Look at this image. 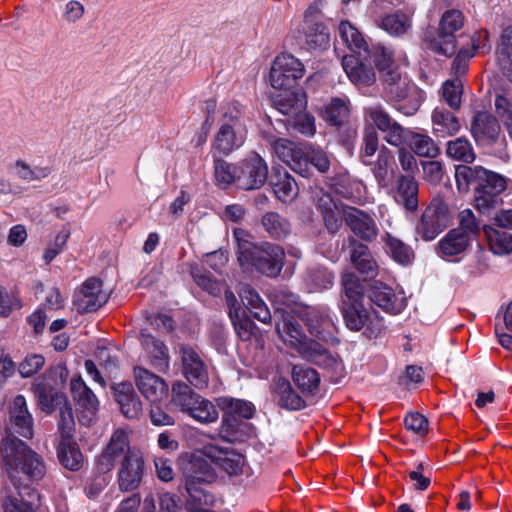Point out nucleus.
Returning a JSON list of instances; mask_svg holds the SVG:
<instances>
[{"label":"nucleus","instance_id":"nucleus-1","mask_svg":"<svg viewBox=\"0 0 512 512\" xmlns=\"http://www.w3.org/2000/svg\"><path fill=\"white\" fill-rule=\"evenodd\" d=\"M312 201L321 213L328 232L337 233L344 219L353 234L361 240L372 242L377 238L379 230L375 220L369 214L354 207L344 208L328 192L319 187L312 190Z\"/></svg>","mask_w":512,"mask_h":512},{"label":"nucleus","instance_id":"nucleus-2","mask_svg":"<svg viewBox=\"0 0 512 512\" xmlns=\"http://www.w3.org/2000/svg\"><path fill=\"white\" fill-rule=\"evenodd\" d=\"M366 115L383 134V139L391 146H406L415 155L424 158H436L440 149L427 134L418 133L400 125L380 104L364 109Z\"/></svg>","mask_w":512,"mask_h":512},{"label":"nucleus","instance_id":"nucleus-3","mask_svg":"<svg viewBox=\"0 0 512 512\" xmlns=\"http://www.w3.org/2000/svg\"><path fill=\"white\" fill-rule=\"evenodd\" d=\"M455 179L460 191H468L474 185V202L476 209L482 214H489L501 202L499 195L507 188V179L482 166L458 165Z\"/></svg>","mask_w":512,"mask_h":512},{"label":"nucleus","instance_id":"nucleus-4","mask_svg":"<svg viewBox=\"0 0 512 512\" xmlns=\"http://www.w3.org/2000/svg\"><path fill=\"white\" fill-rule=\"evenodd\" d=\"M234 238L237 243V260L244 269L255 268L259 273L267 277H277L284 265L285 252L276 244L253 243L252 235L242 229L234 230Z\"/></svg>","mask_w":512,"mask_h":512},{"label":"nucleus","instance_id":"nucleus-5","mask_svg":"<svg viewBox=\"0 0 512 512\" xmlns=\"http://www.w3.org/2000/svg\"><path fill=\"white\" fill-rule=\"evenodd\" d=\"M0 453L12 478L16 477L15 473L21 472L31 480H39L45 474L42 458L16 437L4 439Z\"/></svg>","mask_w":512,"mask_h":512},{"label":"nucleus","instance_id":"nucleus-6","mask_svg":"<svg viewBox=\"0 0 512 512\" xmlns=\"http://www.w3.org/2000/svg\"><path fill=\"white\" fill-rule=\"evenodd\" d=\"M464 25V15L458 9L445 11L438 28L429 26L423 33V42L434 53L452 56L456 51V35Z\"/></svg>","mask_w":512,"mask_h":512},{"label":"nucleus","instance_id":"nucleus-7","mask_svg":"<svg viewBox=\"0 0 512 512\" xmlns=\"http://www.w3.org/2000/svg\"><path fill=\"white\" fill-rule=\"evenodd\" d=\"M172 402L195 421L208 424L218 419L216 406L201 395L195 393L184 382H176L172 386Z\"/></svg>","mask_w":512,"mask_h":512},{"label":"nucleus","instance_id":"nucleus-8","mask_svg":"<svg viewBox=\"0 0 512 512\" xmlns=\"http://www.w3.org/2000/svg\"><path fill=\"white\" fill-rule=\"evenodd\" d=\"M451 220L448 204L442 198L435 197L422 212L415 233L423 241H432L450 225Z\"/></svg>","mask_w":512,"mask_h":512},{"label":"nucleus","instance_id":"nucleus-9","mask_svg":"<svg viewBox=\"0 0 512 512\" xmlns=\"http://www.w3.org/2000/svg\"><path fill=\"white\" fill-rule=\"evenodd\" d=\"M294 33L309 50H322L329 44L327 27L321 21L318 8L313 5L304 12L303 20L297 25Z\"/></svg>","mask_w":512,"mask_h":512},{"label":"nucleus","instance_id":"nucleus-10","mask_svg":"<svg viewBox=\"0 0 512 512\" xmlns=\"http://www.w3.org/2000/svg\"><path fill=\"white\" fill-rule=\"evenodd\" d=\"M305 68L299 59L288 53L278 55L271 66L269 80L274 89L289 90L304 76Z\"/></svg>","mask_w":512,"mask_h":512},{"label":"nucleus","instance_id":"nucleus-11","mask_svg":"<svg viewBox=\"0 0 512 512\" xmlns=\"http://www.w3.org/2000/svg\"><path fill=\"white\" fill-rule=\"evenodd\" d=\"M186 490L193 501H202L206 504L207 499L204 491L197 485L210 483L215 479V473L210 463L203 457L193 455L183 468Z\"/></svg>","mask_w":512,"mask_h":512},{"label":"nucleus","instance_id":"nucleus-12","mask_svg":"<svg viewBox=\"0 0 512 512\" xmlns=\"http://www.w3.org/2000/svg\"><path fill=\"white\" fill-rule=\"evenodd\" d=\"M238 173V188L246 191L260 189L268 179V165L259 154L251 153L239 162Z\"/></svg>","mask_w":512,"mask_h":512},{"label":"nucleus","instance_id":"nucleus-13","mask_svg":"<svg viewBox=\"0 0 512 512\" xmlns=\"http://www.w3.org/2000/svg\"><path fill=\"white\" fill-rule=\"evenodd\" d=\"M137 451L131 450L128 434L125 430L119 428L114 431L106 447L97 458V469L101 473L110 472L117 460L126 458L129 454H136Z\"/></svg>","mask_w":512,"mask_h":512},{"label":"nucleus","instance_id":"nucleus-14","mask_svg":"<svg viewBox=\"0 0 512 512\" xmlns=\"http://www.w3.org/2000/svg\"><path fill=\"white\" fill-rule=\"evenodd\" d=\"M70 390L77 405L79 422L90 426L99 410L97 397L80 376L71 379Z\"/></svg>","mask_w":512,"mask_h":512},{"label":"nucleus","instance_id":"nucleus-15","mask_svg":"<svg viewBox=\"0 0 512 512\" xmlns=\"http://www.w3.org/2000/svg\"><path fill=\"white\" fill-rule=\"evenodd\" d=\"M178 348L185 378L198 389L206 388L209 383L207 364L193 347L179 344Z\"/></svg>","mask_w":512,"mask_h":512},{"label":"nucleus","instance_id":"nucleus-16","mask_svg":"<svg viewBox=\"0 0 512 512\" xmlns=\"http://www.w3.org/2000/svg\"><path fill=\"white\" fill-rule=\"evenodd\" d=\"M134 379L140 393L151 403H159L168 396L167 383L149 370L135 367Z\"/></svg>","mask_w":512,"mask_h":512},{"label":"nucleus","instance_id":"nucleus-17","mask_svg":"<svg viewBox=\"0 0 512 512\" xmlns=\"http://www.w3.org/2000/svg\"><path fill=\"white\" fill-rule=\"evenodd\" d=\"M144 460L137 452L129 454L120 461L118 470V485L121 491L130 492L136 490L143 479Z\"/></svg>","mask_w":512,"mask_h":512},{"label":"nucleus","instance_id":"nucleus-18","mask_svg":"<svg viewBox=\"0 0 512 512\" xmlns=\"http://www.w3.org/2000/svg\"><path fill=\"white\" fill-rule=\"evenodd\" d=\"M298 318L305 323L311 335L318 338H325L330 335L334 323L330 316L321 308L313 306H300L296 310Z\"/></svg>","mask_w":512,"mask_h":512},{"label":"nucleus","instance_id":"nucleus-19","mask_svg":"<svg viewBox=\"0 0 512 512\" xmlns=\"http://www.w3.org/2000/svg\"><path fill=\"white\" fill-rule=\"evenodd\" d=\"M218 406L224 412L223 422L227 431L231 432L236 429L241 420L252 418L255 412V407L251 402L230 397L219 398Z\"/></svg>","mask_w":512,"mask_h":512},{"label":"nucleus","instance_id":"nucleus-20","mask_svg":"<svg viewBox=\"0 0 512 512\" xmlns=\"http://www.w3.org/2000/svg\"><path fill=\"white\" fill-rule=\"evenodd\" d=\"M108 299L107 293L102 290V282L96 278H90L84 282L80 292L75 298L77 310L80 313L96 311Z\"/></svg>","mask_w":512,"mask_h":512},{"label":"nucleus","instance_id":"nucleus-21","mask_svg":"<svg viewBox=\"0 0 512 512\" xmlns=\"http://www.w3.org/2000/svg\"><path fill=\"white\" fill-rule=\"evenodd\" d=\"M500 125L493 115L478 112L471 123V134L478 145L491 146L500 136Z\"/></svg>","mask_w":512,"mask_h":512},{"label":"nucleus","instance_id":"nucleus-22","mask_svg":"<svg viewBox=\"0 0 512 512\" xmlns=\"http://www.w3.org/2000/svg\"><path fill=\"white\" fill-rule=\"evenodd\" d=\"M303 348L300 354L303 358L313 362L319 367L327 370L331 377H340L343 373L342 361L332 353H330L323 345L313 341Z\"/></svg>","mask_w":512,"mask_h":512},{"label":"nucleus","instance_id":"nucleus-23","mask_svg":"<svg viewBox=\"0 0 512 512\" xmlns=\"http://www.w3.org/2000/svg\"><path fill=\"white\" fill-rule=\"evenodd\" d=\"M348 245L350 262L353 267L366 278H374L378 272V265L370 249L354 236L348 237Z\"/></svg>","mask_w":512,"mask_h":512},{"label":"nucleus","instance_id":"nucleus-24","mask_svg":"<svg viewBox=\"0 0 512 512\" xmlns=\"http://www.w3.org/2000/svg\"><path fill=\"white\" fill-rule=\"evenodd\" d=\"M363 58L355 55H345L342 58V67L352 83L359 87H367L376 81V74L370 64Z\"/></svg>","mask_w":512,"mask_h":512},{"label":"nucleus","instance_id":"nucleus-25","mask_svg":"<svg viewBox=\"0 0 512 512\" xmlns=\"http://www.w3.org/2000/svg\"><path fill=\"white\" fill-rule=\"evenodd\" d=\"M114 398L119 404L123 415L136 419L142 413V403L130 382H122L113 386Z\"/></svg>","mask_w":512,"mask_h":512},{"label":"nucleus","instance_id":"nucleus-26","mask_svg":"<svg viewBox=\"0 0 512 512\" xmlns=\"http://www.w3.org/2000/svg\"><path fill=\"white\" fill-rule=\"evenodd\" d=\"M369 298L376 306L391 314H398L405 307L404 299L397 296L392 288L382 283L372 286Z\"/></svg>","mask_w":512,"mask_h":512},{"label":"nucleus","instance_id":"nucleus-27","mask_svg":"<svg viewBox=\"0 0 512 512\" xmlns=\"http://www.w3.org/2000/svg\"><path fill=\"white\" fill-rule=\"evenodd\" d=\"M10 421L15 433L25 438L33 435L32 417L28 412L26 400L22 395H17L10 409Z\"/></svg>","mask_w":512,"mask_h":512},{"label":"nucleus","instance_id":"nucleus-28","mask_svg":"<svg viewBox=\"0 0 512 512\" xmlns=\"http://www.w3.org/2000/svg\"><path fill=\"white\" fill-rule=\"evenodd\" d=\"M204 454L230 476L242 473L245 459L241 454L234 451L217 450L214 447H206Z\"/></svg>","mask_w":512,"mask_h":512},{"label":"nucleus","instance_id":"nucleus-29","mask_svg":"<svg viewBox=\"0 0 512 512\" xmlns=\"http://www.w3.org/2000/svg\"><path fill=\"white\" fill-rule=\"evenodd\" d=\"M488 32L480 31L472 38V49L473 52L469 53L465 49H461L452 62V73L455 78L463 76L468 70V61L474 56L475 52L482 51L483 53L488 52L490 47L487 45Z\"/></svg>","mask_w":512,"mask_h":512},{"label":"nucleus","instance_id":"nucleus-30","mask_svg":"<svg viewBox=\"0 0 512 512\" xmlns=\"http://www.w3.org/2000/svg\"><path fill=\"white\" fill-rule=\"evenodd\" d=\"M246 134V129L237 130L228 125H221L216 134L213 147L219 153L228 155L244 144Z\"/></svg>","mask_w":512,"mask_h":512},{"label":"nucleus","instance_id":"nucleus-31","mask_svg":"<svg viewBox=\"0 0 512 512\" xmlns=\"http://www.w3.org/2000/svg\"><path fill=\"white\" fill-rule=\"evenodd\" d=\"M395 201L407 211H415L418 208V182L410 175H402L396 183L394 194Z\"/></svg>","mask_w":512,"mask_h":512},{"label":"nucleus","instance_id":"nucleus-32","mask_svg":"<svg viewBox=\"0 0 512 512\" xmlns=\"http://www.w3.org/2000/svg\"><path fill=\"white\" fill-rule=\"evenodd\" d=\"M239 296L254 318L264 324L271 323L270 310L254 288L247 284L242 285Z\"/></svg>","mask_w":512,"mask_h":512},{"label":"nucleus","instance_id":"nucleus-33","mask_svg":"<svg viewBox=\"0 0 512 512\" xmlns=\"http://www.w3.org/2000/svg\"><path fill=\"white\" fill-rule=\"evenodd\" d=\"M468 236L451 229L436 245V252L442 258H449L465 253L471 245Z\"/></svg>","mask_w":512,"mask_h":512},{"label":"nucleus","instance_id":"nucleus-34","mask_svg":"<svg viewBox=\"0 0 512 512\" xmlns=\"http://www.w3.org/2000/svg\"><path fill=\"white\" fill-rule=\"evenodd\" d=\"M276 330L284 342L295 348L299 354L303 352L305 346L313 342L307 339L301 325L293 318H284L282 325H276Z\"/></svg>","mask_w":512,"mask_h":512},{"label":"nucleus","instance_id":"nucleus-35","mask_svg":"<svg viewBox=\"0 0 512 512\" xmlns=\"http://www.w3.org/2000/svg\"><path fill=\"white\" fill-rule=\"evenodd\" d=\"M274 105L281 114L287 116V119H291L297 116L300 112L305 110V94L300 90H285L283 94H279L275 98Z\"/></svg>","mask_w":512,"mask_h":512},{"label":"nucleus","instance_id":"nucleus-36","mask_svg":"<svg viewBox=\"0 0 512 512\" xmlns=\"http://www.w3.org/2000/svg\"><path fill=\"white\" fill-rule=\"evenodd\" d=\"M39 494L28 487H24L17 495L6 498L4 503L5 512H36L39 506Z\"/></svg>","mask_w":512,"mask_h":512},{"label":"nucleus","instance_id":"nucleus-37","mask_svg":"<svg viewBox=\"0 0 512 512\" xmlns=\"http://www.w3.org/2000/svg\"><path fill=\"white\" fill-rule=\"evenodd\" d=\"M382 81L384 83L385 93L394 101L406 99L413 89V84L407 77H402L397 70L385 72Z\"/></svg>","mask_w":512,"mask_h":512},{"label":"nucleus","instance_id":"nucleus-38","mask_svg":"<svg viewBox=\"0 0 512 512\" xmlns=\"http://www.w3.org/2000/svg\"><path fill=\"white\" fill-rule=\"evenodd\" d=\"M141 344L146 351L150 363L158 370H164L169 366L168 349L163 342L155 339L152 335L141 333Z\"/></svg>","mask_w":512,"mask_h":512},{"label":"nucleus","instance_id":"nucleus-39","mask_svg":"<svg viewBox=\"0 0 512 512\" xmlns=\"http://www.w3.org/2000/svg\"><path fill=\"white\" fill-rule=\"evenodd\" d=\"M433 132L441 137L456 134L460 129V123L454 113L444 107H436L432 113Z\"/></svg>","mask_w":512,"mask_h":512},{"label":"nucleus","instance_id":"nucleus-40","mask_svg":"<svg viewBox=\"0 0 512 512\" xmlns=\"http://www.w3.org/2000/svg\"><path fill=\"white\" fill-rule=\"evenodd\" d=\"M375 23L388 34L396 37L405 35L412 27L411 18L400 11L379 17Z\"/></svg>","mask_w":512,"mask_h":512},{"label":"nucleus","instance_id":"nucleus-41","mask_svg":"<svg viewBox=\"0 0 512 512\" xmlns=\"http://www.w3.org/2000/svg\"><path fill=\"white\" fill-rule=\"evenodd\" d=\"M497 61L503 74L512 82V26L502 31L497 47Z\"/></svg>","mask_w":512,"mask_h":512},{"label":"nucleus","instance_id":"nucleus-42","mask_svg":"<svg viewBox=\"0 0 512 512\" xmlns=\"http://www.w3.org/2000/svg\"><path fill=\"white\" fill-rule=\"evenodd\" d=\"M60 463L71 471H77L82 467L83 455L75 442L70 439H62L57 449Z\"/></svg>","mask_w":512,"mask_h":512},{"label":"nucleus","instance_id":"nucleus-43","mask_svg":"<svg viewBox=\"0 0 512 512\" xmlns=\"http://www.w3.org/2000/svg\"><path fill=\"white\" fill-rule=\"evenodd\" d=\"M275 396L277 404L286 410L296 411L305 407V401L292 389L290 383L285 380L278 381Z\"/></svg>","mask_w":512,"mask_h":512},{"label":"nucleus","instance_id":"nucleus-44","mask_svg":"<svg viewBox=\"0 0 512 512\" xmlns=\"http://www.w3.org/2000/svg\"><path fill=\"white\" fill-rule=\"evenodd\" d=\"M394 156L385 146L380 150L372 166V173L380 187H387L393 172Z\"/></svg>","mask_w":512,"mask_h":512},{"label":"nucleus","instance_id":"nucleus-45","mask_svg":"<svg viewBox=\"0 0 512 512\" xmlns=\"http://www.w3.org/2000/svg\"><path fill=\"white\" fill-rule=\"evenodd\" d=\"M339 35L342 42L354 53L361 56V52H367V42L359 30L348 21H342L339 25Z\"/></svg>","mask_w":512,"mask_h":512},{"label":"nucleus","instance_id":"nucleus-46","mask_svg":"<svg viewBox=\"0 0 512 512\" xmlns=\"http://www.w3.org/2000/svg\"><path fill=\"white\" fill-rule=\"evenodd\" d=\"M346 326L353 331L361 330L368 321V312L362 302H347L341 306Z\"/></svg>","mask_w":512,"mask_h":512},{"label":"nucleus","instance_id":"nucleus-47","mask_svg":"<svg viewBox=\"0 0 512 512\" xmlns=\"http://www.w3.org/2000/svg\"><path fill=\"white\" fill-rule=\"evenodd\" d=\"M489 247L494 254L504 255L512 252V235L491 226L483 227Z\"/></svg>","mask_w":512,"mask_h":512},{"label":"nucleus","instance_id":"nucleus-48","mask_svg":"<svg viewBox=\"0 0 512 512\" xmlns=\"http://www.w3.org/2000/svg\"><path fill=\"white\" fill-rule=\"evenodd\" d=\"M261 224L265 231L275 239H283L291 232L289 221L276 212H267L262 216Z\"/></svg>","mask_w":512,"mask_h":512},{"label":"nucleus","instance_id":"nucleus-49","mask_svg":"<svg viewBox=\"0 0 512 512\" xmlns=\"http://www.w3.org/2000/svg\"><path fill=\"white\" fill-rule=\"evenodd\" d=\"M446 154L449 158L464 163H472L476 158L471 143L464 137L449 141L446 145Z\"/></svg>","mask_w":512,"mask_h":512},{"label":"nucleus","instance_id":"nucleus-50","mask_svg":"<svg viewBox=\"0 0 512 512\" xmlns=\"http://www.w3.org/2000/svg\"><path fill=\"white\" fill-rule=\"evenodd\" d=\"M365 117L370 121V123L365 125L363 130L360 158L365 165H371V162L368 159L374 156L379 148V137L376 131L378 128L366 115Z\"/></svg>","mask_w":512,"mask_h":512},{"label":"nucleus","instance_id":"nucleus-51","mask_svg":"<svg viewBox=\"0 0 512 512\" xmlns=\"http://www.w3.org/2000/svg\"><path fill=\"white\" fill-rule=\"evenodd\" d=\"M271 184L276 197L283 202L294 199L298 194V185L287 172L272 177Z\"/></svg>","mask_w":512,"mask_h":512},{"label":"nucleus","instance_id":"nucleus-52","mask_svg":"<svg viewBox=\"0 0 512 512\" xmlns=\"http://www.w3.org/2000/svg\"><path fill=\"white\" fill-rule=\"evenodd\" d=\"M349 101L344 98H333L324 109L323 117L331 125L340 126L349 117Z\"/></svg>","mask_w":512,"mask_h":512},{"label":"nucleus","instance_id":"nucleus-53","mask_svg":"<svg viewBox=\"0 0 512 512\" xmlns=\"http://www.w3.org/2000/svg\"><path fill=\"white\" fill-rule=\"evenodd\" d=\"M292 378L294 383L304 392H313L320 382L316 370L302 365L293 366Z\"/></svg>","mask_w":512,"mask_h":512},{"label":"nucleus","instance_id":"nucleus-54","mask_svg":"<svg viewBox=\"0 0 512 512\" xmlns=\"http://www.w3.org/2000/svg\"><path fill=\"white\" fill-rule=\"evenodd\" d=\"M341 283L344 292L342 304L347 302H362L364 296V286L360 279L354 273H344L342 275Z\"/></svg>","mask_w":512,"mask_h":512},{"label":"nucleus","instance_id":"nucleus-55","mask_svg":"<svg viewBox=\"0 0 512 512\" xmlns=\"http://www.w3.org/2000/svg\"><path fill=\"white\" fill-rule=\"evenodd\" d=\"M222 124L234 129H246L244 123V106L238 101L225 104L222 108Z\"/></svg>","mask_w":512,"mask_h":512},{"label":"nucleus","instance_id":"nucleus-56","mask_svg":"<svg viewBox=\"0 0 512 512\" xmlns=\"http://www.w3.org/2000/svg\"><path fill=\"white\" fill-rule=\"evenodd\" d=\"M214 168L215 180L218 186L227 188L232 183L237 185L239 163L237 165H232L222 159H216Z\"/></svg>","mask_w":512,"mask_h":512},{"label":"nucleus","instance_id":"nucleus-57","mask_svg":"<svg viewBox=\"0 0 512 512\" xmlns=\"http://www.w3.org/2000/svg\"><path fill=\"white\" fill-rule=\"evenodd\" d=\"M458 221L459 226L453 229L468 236L470 241L475 240L480 233L481 224L476 219L474 213L470 209H465L459 213Z\"/></svg>","mask_w":512,"mask_h":512},{"label":"nucleus","instance_id":"nucleus-58","mask_svg":"<svg viewBox=\"0 0 512 512\" xmlns=\"http://www.w3.org/2000/svg\"><path fill=\"white\" fill-rule=\"evenodd\" d=\"M364 53L371 58L372 62L382 75L389 70H395L393 68V54L384 46L376 45L370 50L367 48V52Z\"/></svg>","mask_w":512,"mask_h":512},{"label":"nucleus","instance_id":"nucleus-59","mask_svg":"<svg viewBox=\"0 0 512 512\" xmlns=\"http://www.w3.org/2000/svg\"><path fill=\"white\" fill-rule=\"evenodd\" d=\"M463 92V83L461 79L454 78L444 82L442 87V96L450 108L457 110L461 106V96Z\"/></svg>","mask_w":512,"mask_h":512},{"label":"nucleus","instance_id":"nucleus-60","mask_svg":"<svg viewBox=\"0 0 512 512\" xmlns=\"http://www.w3.org/2000/svg\"><path fill=\"white\" fill-rule=\"evenodd\" d=\"M190 275L195 283L203 290L212 295L220 293V283L212 277L210 272L202 270L198 266H191Z\"/></svg>","mask_w":512,"mask_h":512},{"label":"nucleus","instance_id":"nucleus-61","mask_svg":"<svg viewBox=\"0 0 512 512\" xmlns=\"http://www.w3.org/2000/svg\"><path fill=\"white\" fill-rule=\"evenodd\" d=\"M387 246L393 259L401 264H409L414 258L413 250L401 240L388 235Z\"/></svg>","mask_w":512,"mask_h":512},{"label":"nucleus","instance_id":"nucleus-62","mask_svg":"<svg viewBox=\"0 0 512 512\" xmlns=\"http://www.w3.org/2000/svg\"><path fill=\"white\" fill-rule=\"evenodd\" d=\"M285 125L305 136H313L316 131L315 118L304 111L291 119H286Z\"/></svg>","mask_w":512,"mask_h":512},{"label":"nucleus","instance_id":"nucleus-63","mask_svg":"<svg viewBox=\"0 0 512 512\" xmlns=\"http://www.w3.org/2000/svg\"><path fill=\"white\" fill-rule=\"evenodd\" d=\"M334 276L324 267H315L308 271L307 281L315 290L327 289L333 284Z\"/></svg>","mask_w":512,"mask_h":512},{"label":"nucleus","instance_id":"nucleus-64","mask_svg":"<svg viewBox=\"0 0 512 512\" xmlns=\"http://www.w3.org/2000/svg\"><path fill=\"white\" fill-rule=\"evenodd\" d=\"M268 141L275 154L285 163H288L294 156V152L300 148V146H295L293 142L287 139L276 138L275 136L269 137Z\"/></svg>","mask_w":512,"mask_h":512}]
</instances>
